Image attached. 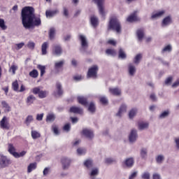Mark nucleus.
Here are the masks:
<instances>
[{
  "label": "nucleus",
  "mask_w": 179,
  "mask_h": 179,
  "mask_svg": "<svg viewBox=\"0 0 179 179\" xmlns=\"http://www.w3.org/2000/svg\"><path fill=\"white\" fill-rule=\"evenodd\" d=\"M21 17L22 26L26 30L41 26V19L39 17H36L33 7H24L21 11Z\"/></svg>",
  "instance_id": "1"
},
{
  "label": "nucleus",
  "mask_w": 179,
  "mask_h": 179,
  "mask_svg": "<svg viewBox=\"0 0 179 179\" xmlns=\"http://www.w3.org/2000/svg\"><path fill=\"white\" fill-rule=\"evenodd\" d=\"M108 30H112L115 31L117 34H121L122 27L120 20L116 17H111L108 24Z\"/></svg>",
  "instance_id": "2"
},
{
  "label": "nucleus",
  "mask_w": 179,
  "mask_h": 179,
  "mask_svg": "<svg viewBox=\"0 0 179 179\" xmlns=\"http://www.w3.org/2000/svg\"><path fill=\"white\" fill-rule=\"evenodd\" d=\"M79 40L81 43V48H80V52H86L87 48H89V43L87 42L86 36L84 35H79Z\"/></svg>",
  "instance_id": "3"
},
{
  "label": "nucleus",
  "mask_w": 179,
  "mask_h": 179,
  "mask_svg": "<svg viewBox=\"0 0 179 179\" xmlns=\"http://www.w3.org/2000/svg\"><path fill=\"white\" fill-rule=\"evenodd\" d=\"M99 71V66L94 65L88 69L87 78H92L93 79H97V72Z\"/></svg>",
  "instance_id": "4"
},
{
  "label": "nucleus",
  "mask_w": 179,
  "mask_h": 179,
  "mask_svg": "<svg viewBox=\"0 0 179 179\" xmlns=\"http://www.w3.org/2000/svg\"><path fill=\"white\" fill-rule=\"evenodd\" d=\"M32 93H34V94H38L39 99H45V97L48 96V92L40 89V87H34L32 90Z\"/></svg>",
  "instance_id": "5"
},
{
  "label": "nucleus",
  "mask_w": 179,
  "mask_h": 179,
  "mask_svg": "<svg viewBox=\"0 0 179 179\" xmlns=\"http://www.w3.org/2000/svg\"><path fill=\"white\" fill-rule=\"evenodd\" d=\"M92 1L97 6L99 15H101L103 17H104V16H106V11L104 10L105 0H92Z\"/></svg>",
  "instance_id": "6"
},
{
  "label": "nucleus",
  "mask_w": 179,
  "mask_h": 179,
  "mask_svg": "<svg viewBox=\"0 0 179 179\" xmlns=\"http://www.w3.org/2000/svg\"><path fill=\"white\" fill-rule=\"evenodd\" d=\"M136 139H138V131L133 129L129 135V141L130 143H135V142H136Z\"/></svg>",
  "instance_id": "7"
},
{
  "label": "nucleus",
  "mask_w": 179,
  "mask_h": 179,
  "mask_svg": "<svg viewBox=\"0 0 179 179\" xmlns=\"http://www.w3.org/2000/svg\"><path fill=\"white\" fill-rule=\"evenodd\" d=\"M71 162L72 161L71 160V159L66 157H62L61 159V163L63 170H68V169H69V166H71Z\"/></svg>",
  "instance_id": "8"
},
{
  "label": "nucleus",
  "mask_w": 179,
  "mask_h": 179,
  "mask_svg": "<svg viewBox=\"0 0 179 179\" xmlns=\"http://www.w3.org/2000/svg\"><path fill=\"white\" fill-rule=\"evenodd\" d=\"M81 134H83L84 136L87 137V139H92L94 138V134L93 133V131L89 129H83Z\"/></svg>",
  "instance_id": "9"
},
{
  "label": "nucleus",
  "mask_w": 179,
  "mask_h": 179,
  "mask_svg": "<svg viewBox=\"0 0 179 179\" xmlns=\"http://www.w3.org/2000/svg\"><path fill=\"white\" fill-rule=\"evenodd\" d=\"M52 54L57 57H59L62 54V48H61V45H53Z\"/></svg>",
  "instance_id": "10"
},
{
  "label": "nucleus",
  "mask_w": 179,
  "mask_h": 179,
  "mask_svg": "<svg viewBox=\"0 0 179 179\" xmlns=\"http://www.w3.org/2000/svg\"><path fill=\"white\" fill-rule=\"evenodd\" d=\"M10 164V160L8 159L6 157H3L0 159V169H5Z\"/></svg>",
  "instance_id": "11"
},
{
  "label": "nucleus",
  "mask_w": 179,
  "mask_h": 179,
  "mask_svg": "<svg viewBox=\"0 0 179 179\" xmlns=\"http://www.w3.org/2000/svg\"><path fill=\"white\" fill-rule=\"evenodd\" d=\"M173 23V20L171 19V16L168 15L167 17H164L162 22V27H166Z\"/></svg>",
  "instance_id": "12"
},
{
  "label": "nucleus",
  "mask_w": 179,
  "mask_h": 179,
  "mask_svg": "<svg viewBox=\"0 0 179 179\" xmlns=\"http://www.w3.org/2000/svg\"><path fill=\"white\" fill-rule=\"evenodd\" d=\"M124 113H127V105H125L124 103L120 106L118 112L116 113V117H119V118H121Z\"/></svg>",
  "instance_id": "13"
},
{
  "label": "nucleus",
  "mask_w": 179,
  "mask_h": 179,
  "mask_svg": "<svg viewBox=\"0 0 179 179\" xmlns=\"http://www.w3.org/2000/svg\"><path fill=\"white\" fill-rule=\"evenodd\" d=\"M69 111L73 114H83V109L78 106L71 107Z\"/></svg>",
  "instance_id": "14"
},
{
  "label": "nucleus",
  "mask_w": 179,
  "mask_h": 179,
  "mask_svg": "<svg viewBox=\"0 0 179 179\" xmlns=\"http://www.w3.org/2000/svg\"><path fill=\"white\" fill-rule=\"evenodd\" d=\"M128 72L129 76H134L136 73V67L132 63H129L128 65Z\"/></svg>",
  "instance_id": "15"
},
{
  "label": "nucleus",
  "mask_w": 179,
  "mask_h": 179,
  "mask_svg": "<svg viewBox=\"0 0 179 179\" xmlns=\"http://www.w3.org/2000/svg\"><path fill=\"white\" fill-rule=\"evenodd\" d=\"M136 13H138V11H134L127 17V20L130 23H132L133 22H138V16L136 15Z\"/></svg>",
  "instance_id": "16"
},
{
  "label": "nucleus",
  "mask_w": 179,
  "mask_h": 179,
  "mask_svg": "<svg viewBox=\"0 0 179 179\" xmlns=\"http://www.w3.org/2000/svg\"><path fill=\"white\" fill-rule=\"evenodd\" d=\"M36 99L34 95L31 94L28 96L26 99L27 106H31V104H34V101H36Z\"/></svg>",
  "instance_id": "17"
},
{
  "label": "nucleus",
  "mask_w": 179,
  "mask_h": 179,
  "mask_svg": "<svg viewBox=\"0 0 179 179\" xmlns=\"http://www.w3.org/2000/svg\"><path fill=\"white\" fill-rule=\"evenodd\" d=\"M0 128H1V129H9V126L6 122V116H4L0 121Z\"/></svg>",
  "instance_id": "18"
},
{
  "label": "nucleus",
  "mask_w": 179,
  "mask_h": 179,
  "mask_svg": "<svg viewBox=\"0 0 179 179\" xmlns=\"http://www.w3.org/2000/svg\"><path fill=\"white\" fill-rule=\"evenodd\" d=\"M77 100L80 104L84 106V107H87V99L86 97L80 96H78Z\"/></svg>",
  "instance_id": "19"
},
{
  "label": "nucleus",
  "mask_w": 179,
  "mask_h": 179,
  "mask_svg": "<svg viewBox=\"0 0 179 179\" xmlns=\"http://www.w3.org/2000/svg\"><path fill=\"white\" fill-rule=\"evenodd\" d=\"M109 92L113 96H121V90L118 87L109 88Z\"/></svg>",
  "instance_id": "20"
},
{
  "label": "nucleus",
  "mask_w": 179,
  "mask_h": 179,
  "mask_svg": "<svg viewBox=\"0 0 179 179\" xmlns=\"http://www.w3.org/2000/svg\"><path fill=\"white\" fill-rule=\"evenodd\" d=\"M164 13H166V11L164 10H160L156 13H153L152 14L151 19H159V17H162V16H163Z\"/></svg>",
  "instance_id": "21"
},
{
  "label": "nucleus",
  "mask_w": 179,
  "mask_h": 179,
  "mask_svg": "<svg viewBox=\"0 0 179 179\" xmlns=\"http://www.w3.org/2000/svg\"><path fill=\"white\" fill-rule=\"evenodd\" d=\"M56 89L57 95L62 96V94H64V90H62V85L61 84V83L57 82L56 83Z\"/></svg>",
  "instance_id": "22"
},
{
  "label": "nucleus",
  "mask_w": 179,
  "mask_h": 179,
  "mask_svg": "<svg viewBox=\"0 0 179 179\" xmlns=\"http://www.w3.org/2000/svg\"><path fill=\"white\" fill-rule=\"evenodd\" d=\"M59 13V10L55 9L53 10H46L45 15L47 17H52V16H55V15H58Z\"/></svg>",
  "instance_id": "23"
},
{
  "label": "nucleus",
  "mask_w": 179,
  "mask_h": 179,
  "mask_svg": "<svg viewBox=\"0 0 179 179\" xmlns=\"http://www.w3.org/2000/svg\"><path fill=\"white\" fill-rule=\"evenodd\" d=\"M138 41H142L145 36V31L143 29H138L136 31Z\"/></svg>",
  "instance_id": "24"
},
{
  "label": "nucleus",
  "mask_w": 179,
  "mask_h": 179,
  "mask_svg": "<svg viewBox=\"0 0 179 179\" xmlns=\"http://www.w3.org/2000/svg\"><path fill=\"white\" fill-rule=\"evenodd\" d=\"M90 22L93 27H97L99 26V18H97L96 17H91Z\"/></svg>",
  "instance_id": "25"
},
{
  "label": "nucleus",
  "mask_w": 179,
  "mask_h": 179,
  "mask_svg": "<svg viewBox=\"0 0 179 179\" xmlns=\"http://www.w3.org/2000/svg\"><path fill=\"white\" fill-rule=\"evenodd\" d=\"M118 58L120 59H127V54L125 53V51H124L123 48H120L118 52Z\"/></svg>",
  "instance_id": "26"
},
{
  "label": "nucleus",
  "mask_w": 179,
  "mask_h": 179,
  "mask_svg": "<svg viewBox=\"0 0 179 179\" xmlns=\"http://www.w3.org/2000/svg\"><path fill=\"white\" fill-rule=\"evenodd\" d=\"M149 128L148 122H140L138 123V129L140 131H143V129H148Z\"/></svg>",
  "instance_id": "27"
},
{
  "label": "nucleus",
  "mask_w": 179,
  "mask_h": 179,
  "mask_svg": "<svg viewBox=\"0 0 179 179\" xmlns=\"http://www.w3.org/2000/svg\"><path fill=\"white\" fill-rule=\"evenodd\" d=\"M170 115V110H164V112L161 113V114L159 115L158 118L159 120H164V118H167Z\"/></svg>",
  "instance_id": "28"
},
{
  "label": "nucleus",
  "mask_w": 179,
  "mask_h": 179,
  "mask_svg": "<svg viewBox=\"0 0 179 179\" xmlns=\"http://www.w3.org/2000/svg\"><path fill=\"white\" fill-rule=\"evenodd\" d=\"M134 158H128L125 160L124 164L127 166V167L131 168L132 166H134Z\"/></svg>",
  "instance_id": "29"
},
{
  "label": "nucleus",
  "mask_w": 179,
  "mask_h": 179,
  "mask_svg": "<svg viewBox=\"0 0 179 179\" xmlns=\"http://www.w3.org/2000/svg\"><path fill=\"white\" fill-rule=\"evenodd\" d=\"M47 48H48V42H44L41 45L42 55H46Z\"/></svg>",
  "instance_id": "30"
},
{
  "label": "nucleus",
  "mask_w": 179,
  "mask_h": 179,
  "mask_svg": "<svg viewBox=\"0 0 179 179\" xmlns=\"http://www.w3.org/2000/svg\"><path fill=\"white\" fill-rule=\"evenodd\" d=\"M55 114L54 113H49L46 117V121L48 122H54L55 121Z\"/></svg>",
  "instance_id": "31"
},
{
  "label": "nucleus",
  "mask_w": 179,
  "mask_h": 179,
  "mask_svg": "<svg viewBox=\"0 0 179 179\" xmlns=\"http://www.w3.org/2000/svg\"><path fill=\"white\" fill-rule=\"evenodd\" d=\"M33 121H34V118L33 117V115H29L26 117L25 121L24 122V124H26V125L29 127V125H30V123L33 122Z\"/></svg>",
  "instance_id": "32"
},
{
  "label": "nucleus",
  "mask_w": 179,
  "mask_h": 179,
  "mask_svg": "<svg viewBox=\"0 0 179 179\" xmlns=\"http://www.w3.org/2000/svg\"><path fill=\"white\" fill-rule=\"evenodd\" d=\"M65 64V60H61L55 63V69H60Z\"/></svg>",
  "instance_id": "33"
},
{
  "label": "nucleus",
  "mask_w": 179,
  "mask_h": 179,
  "mask_svg": "<svg viewBox=\"0 0 179 179\" xmlns=\"http://www.w3.org/2000/svg\"><path fill=\"white\" fill-rule=\"evenodd\" d=\"M136 113H138V109L136 108H132L129 112V118L130 120H134V117L136 115Z\"/></svg>",
  "instance_id": "34"
},
{
  "label": "nucleus",
  "mask_w": 179,
  "mask_h": 179,
  "mask_svg": "<svg viewBox=\"0 0 179 179\" xmlns=\"http://www.w3.org/2000/svg\"><path fill=\"white\" fill-rule=\"evenodd\" d=\"M37 169L36 163H31L27 167V173H31L33 170H36Z\"/></svg>",
  "instance_id": "35"
},
{
  "label": "nucleus",
  "mask_w": 179,
  "mask_h": 179,
  "mask_svg": "<svg viewBox=\"0 0 179 179\" xmlns=\"http://www.w3.org/2000/svg\"><path fill=\"white\" fill-rule=\"evenodd\" d=\"M88 111L91 113L92 114H94L96 113V105H94V103L91 102L88 107Z\"/></svg>",
  "instance_id": "36"
},
{
  "label": "nucleus",
  "mask_w": 179,
  "mask_h": 179,
  "mask_svg": "<svg viewBox=\"0 0 179 179\" xmlns=\"http://www.w3.org/2000/svg\"><path fill=\"white\" fill-rule=\"evenodd\" d=\"M8 148L9 153H10V155H13V156H15V153H17V152H16V149L13 146V144L9 143Z\"/></svg>",
  "instance_id": "37"
},
{
  "label": "nucleus",
  "mask_w": 179,
  "mask_h": 179,
  "mask_svg": "<svg viewBox=\"0 0 179 179\" xmlns=\"http://www.w3.org/2000/svg\"><path fill=\"white\" fill-rule=\"evenodd\" d=\"M171 51H173V47L171 45H167L162 49V54H164V52H171Z\"/></svg>",
  "instance_id": "38"
},
{
  "label": "nucleus",
  "mask_w": 179,
  "mask_h": 179,
  "mask_svg": "<svg viewBox=\"0 0 179 179\" xmlns=\"http://www.w3.org/2000/svg\"><path fill=\"white\" fill-rule=\"evenodd\" d=\"M155 160H156V162L157 163V164H162V163H163V162H164V155H159L157 156L155 158Z\"/></svg>",
  "instance_id": "39"
},
{
  "label": "nucleus",
  "mask_w": 179,
  "mask_h": 179,
  "mask_svg": "<svg viewBox=\"0 0 179 179\" xmlns=\"http://www.w3.org/2000/svg\"><path fill=\"white\" fill-rule=\"evenodd\" d=\"M84 166L87 167V169H92L93 167V161L92 159H87L84 162Z\"/></svg>",
  "instance_id": "40"
},
{
  "label": "nucleus",
  "mask_w": 179,
  "mask_h": 179,
  "mask_svg": "<svg viewBox=\"0 0 179 179\" xmlns=\"http://www.w3.org/2000/svg\"><path fill=\"white\" fill-rule=\"evenodd\" d=\"M49 37L50 40H54L55 37V28L51 27L49 31Z\"/></svg>",
  "instance_id": "41"
},
{
  "label": "nucleus",
  "mask_w": 179,
  "mask_h": 179,
  "mask_svg": "<svg viewBox=\"0 0 179 179\" xmlns=\"http://www.w3.org/2000/svg\"><path fill=\"white\" fill-rule=\"evenodd\" d=\"M141 59H142V54L136 55L133 61L134 64H136V65L139 64V62H141Z\"/></svg>",
  "instance_id": "42"
},
{
  "label": "nucleus",
  "mask_w": 179,
  "mask_h": 179,
  "mask_svg": "<svg viewBox=\"0 0 179 179\" xmlns=\"http://www.w3.org/2000/svg\"><path fill=\"white\" fill-rule=\"evenodd\" d=\"M106 54H107V55L115 57L117 55V51H115L114 49H108L106 50Z\"/></svg>",
  "instance_id": "43"
},
{
  "label": "nucleus",
  "mask_w": 179,
  "mask_h": 179,
  "mask_svg": "<svg viewBox=\"0 0 179 179\" xmlns=\"http://www.w3.org/2000/svg\"><path fill=\"white\" fill-rule=\"evenodd\" d=\"M140 155H141L142 159H146V157L148 156V149H146L145 148H141Z\"/></svg>",
  "instance_id": "44"
},
{
  "label": "nucleus",
  "mask_w": 179,
  "mask_h": 179,
  "mask_svg": "<svg viewBox=\"0 0 179 179\" xmlns=\"http://www.w3.org/2000/svg\"><path fill=\"white\" fill-rule=\"evenodd\" d=\"M37 68L41 71V76H44V73H45V66L38 64Z\"/></svg>",
  "instance_id": "45"
},
{
  "label": "nucleus",
  "mask_w": 179,
  "mask_h": 179,
  "mask_svg": "<svg viewBox=\"0 0 179 179\" xmlns=\"http://www.w3.org/2000/svg\"><path fill=\"white\" fill-rule=\"evenodd\" d=\"M29 76L36 79V78L38 77V71L36 69H34L33 71L29 72Z\"/></svg>",
  "instance_id": "46"
},
{
  "label": "nucleus",
  "mask_w": 179,
  "mask_h": 179,
  "mask_svg": "<svg viewBox=\"0 0 179 179\" xmlns=\"http://www.w3.org/2000/svg\"><path fill=\"white\" fill-rule=\"evenodd\" d=\"M12 89L14 92H19V83H17V80L12 83Z\"/></svg>",
  "instance_id": "47"
},
{
  "label": "nucleus",
  "mask_w": 179,
  "mask_h": 179,
  "mask_svg": "<svg viewBox=\"0 0 179 179\" xmlns=\"http://www.w3.org/2000/svg\"><path fill=\"white\" fill-rule=\"evenodd\" d=\"M31 136L34 139H38L41 135L37 131H31Z\"/></svg>",
  "instance_id": "48"
},
{
  "label": "nucleus",
  "mask_w": 179,
  "mask_h": 179,
  "mask_svg": "<svg viewBox=\"0 0 179 179\" xmlns=\"http://www.w3.org/2000/svg\"><path fill=\"white\" fill-rule=\"evenodd\" d=\"M173 82V76H169L167 78H166L164 81V84L166 86H170Z\"/></svg>",
  "instance_id": "49"
},
{
  "label": "nucleus",
  "mask_w": 179,
  "mask_h": 179,
  "mask_svg": "<svg viewBox=\"0 0 179 179\" xmlns=\"http://www.w3.org/2000/svg\"><path fill=\"white\" fill-rule=\"evenodd\" d=\"M0 27L2 30H6L8 27L5 24V20L2 18H0Z\"/></svg>",
  "instance_id": "50"
},
{
  "label": "nucleus",
  "mask_w": 179,
  "mask_h": 179,
  "mask_svg": "<svg viewBox=\"0 0 179 179\" xmlns=\"http://www.w3.org/2000/svg\"><path fill=\"white\" fill-rule=\"evenodd\" d=\"M26 155V151H22L21 152H14V157L18 159L19 157H23Z\"/></svg>",
  "instance_id": "51"
},
{
  "label": "nucleus",
  "mask_w": 179,
  "mask_h": 179,
  "mask_svg": "<svg viewBox=\"0 0 179 179\" xmlns=\"http://www.w3.org/2000/svg\"><path fill=\"white\" fill-rule=\"evenodd\" d=\"M16 71H17V66L15 64H13L9 69V72H12L13 75L16 73Z\"/></svg>",
  "instance_id": "52"
},
{
  "label": "nucleus",
  "mask_w": 179,
  "mask_h": 179,
  "mask_svg": "<svg viewBox=\"0 0 179 179\" xmlns=\"http://www.w3.org/2000/svg\"><path fill=\"white\" fill-rule=\"evenodd\" d=\"M1 106L3 107V108H6L8 111H10V106H9V104L5 101H1Z\"/></svg>",
  "instance_id": "53"
},
{
  "label": "nucleus",
  "mask_w": 179,
  "mask_h": 179,
  "mask_svg": "<svg viewBox=\"0 0 179 179\" xmlns=\"http://www.w3.org/2000/svg\"><path fill=\"white\" fill-rule=\"evenodd\" d=\"M142 179H150V173L149 172H144L141 174Z\"/></svg>",
  "instance_id": "54"
},
{
  "label": "nucleus",
  "mask_w": 179,
  "mask_h": 179,
  "mask_svg": "<svg viewBox=\"0 0 179 179\" xmlns=\"http://www.w3.org/2000/svg\"><path fill=\"white\" fill-rule=\"evenodd\" d=\"M136 177H138V171H134L132 172L129 176V179H135L136 178Z\"/></svg>",
  "instance_id": "55"
},
{
  "label": "nucleus",
  "mask_w": 179,
  "mask_h": 179,
  "mask_svg": "<svg viewBox=\"0 0 179 179\" xmlns=\"http://www.w3.org/2000/svg\"><path fill=\"white\" fill-rule=\"evenodd\" d=\"M27 47H28V48H29L30 50H34V47H36V43H34V42L29 41V42L27 43Z\"/></svg>",
  "instance_id": "56"
},
{
  "label": "nucleus",
  "mask_w": 179,
  "mask_h": 179,
  "mask_svg": "<svg viewBox=\"0 0 179 179\" xmlns=\"http://www.w3.org/2000/svg\"><path fill=\"white\" fill-rule=\"evenodd\" d=\"M100 101H101V103L102 104L106 105V104H108V99H107V98H106V96H101V97L100 98Z\"/></svg>",
  "instance_id": "57"
},
{
  "label": "nucleus",
  "mask_w": 179,
  "mask_h": 179,
  "mask_svg": "<svg viewBox=\"0 0 179 179\" xmlns=\"http://www.w3.org/2000/svg\"><path fill=\"white\" fill-rule=\"evenodd\" d=\"M173 141H174V143L176 149L179 150V137L174 138Z\"/></svg>",
  "instance_id": "58"
},
{
  "label": "nucleus",
  "mask_w": 179,
  "mask_h": 179,
  "mask_svg": "<svg viewBox=\"0 0 179 179\" xmlns=\"http://www.w3.org/2000/svg\"><path fill=\"white\" fill-rule=\"evenodd\" d=\"M64 131H66V132H69L71 131V124H66L63 127Z\"/></svg>",
  "instance_id": "59"
},
{
  "label": "nucleus",
  "mask_w": 179,
  "mask_h": 179,
  "mask_svg": "<svg viewBox=\"0 0 179 179\" xmlns=\"http://www.w3.org/2000/svg\"><path fill=\"white\" fill-rule=\"evenodd\" d=\"M43 117H44V113L37 114L36 115V120L37 121H43Z\"/></svg>",
  "instance_id": "60"
},
{
  "label": "nucleus",
  "mask_w": 179,
  "mask_h": 179,
  "mask_svg": "<svg viewBox=\"0 0 179 179\" xmlns=\"http://www.w3.org/2000/svg\"><path fill=\"white\" fill-rule=\"evenodd\" d=\"M77 153H78V155H85L86 153V150L82 149V148H78L77 150Z\"/></svg>",
  "instance_id": "61"
},
{
  "label": "nucleus",
  "mask_w": 179,
  "mask_h": 179,
  "mask_svg": "<svg viewBox=\"0 0 179 179\" xmlns=\"http://www.w3.org/2000/svg\"><path fill=\"white\" fill-rule=\"evenodd\" d=\"M150 99L152 101H157V97H156V94L155 93H152V94H150Z\"/></svg>",
  "instance_id": "62"
},
{
  "label": "nucleus",
  "mask_w": 179,
  "mask_h": 179,
  "mask_svg": "<svg viewBox=\"0 0 179 179\" xmlns=\"http://www.w3.org/2000/svg\"><path fill=\"white\" fill-rule=\"evenodd\" d=\"M105 163H106V164H111L112 163H114V159L112 158H106L105 159Z\"/></svg>",
  "instance_id": "63"
},
{
  "label": "nucleus",
  "mask_w": 179,
  "mask_h": 179,
  "mask_svg": "<svg viewBox=\"0 0 179 179\" xmlns=\"http://www.w3.org/2000/svg\"><path fill=\"white\" fill-rule=\"evenodd\" d=\"M178 86H179V78L175 83H173L172 87H178Z\"/></svg>",
  "instance_id": "64"
}]
</instances>
